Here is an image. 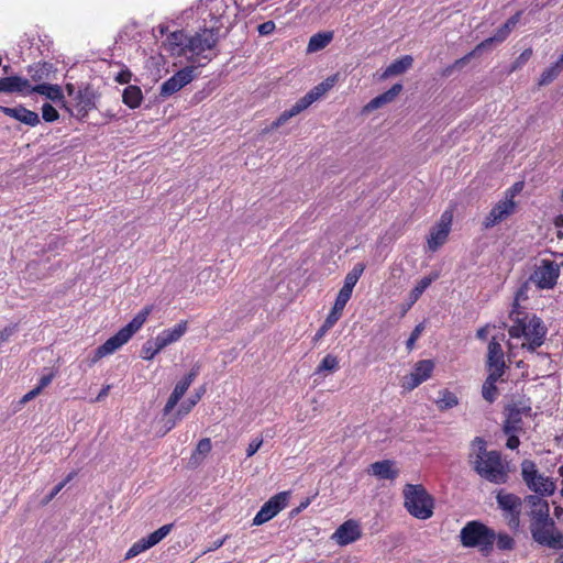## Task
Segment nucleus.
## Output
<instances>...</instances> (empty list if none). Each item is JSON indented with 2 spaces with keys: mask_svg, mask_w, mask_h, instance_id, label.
Masks as SVG:
<instances>
[{
  "mask_svg": "<svg viewBox=\"0 0 563 563\" xmlns=\"http://www.w3.org/2000/svg\"><path fill=\"white\" fill-rule=\"evenodd\" d=\"M473 452L470 462L474 471L485 481L493 484H505L508 479V466L497 451H487L483 438L476 437L472 443Z\"/></svg>",
  "mask_w": 563,
  "mask_h": 563,
  "instance_id": "obj_1",
  "label": "nucleus"
},
{
  "mask_svg": "<svg viewBox=\"0 0 563 563\" xmlns=\"http://www.w3.org/2000/svg\"><path fill=\"white\" fill-rule=\"evenodd\" d=\"M510 319L514 321V324L509 328V335L511 338H523L522 349L533 353L538 347H540L545 339L547 328L543 324L542 320L537 316H523L520 317V313L515 309L510 311Z\"/></svg>",
  "mask_w": 563,
  "mask_h": 563,
  "instance_id": "obj_2",
  "label": "nucleus"
},
{
  "mask_svg": "<svg viewBox=\"0 0 563 563\" xmlns=\"http://www.w3.org/2000/svg\"><path fill=\"white\" fill-rule=\"evenodd\" d=\"M152 312V307L146 306L140 310L134 318L122 329H120L114 335L109 338L103 344L98 346L95 351V355L91 358L92 363L98 362L102 357L114 353L122 345L129 342V340L136 333L142 325L146 322L148 316Z\"/></svg>",
  "mask_w": 563,
  "mask_h": 563,
  "instance_id": "obj_3",
  "label": "nucleus"
},
{
  "mask_svg": "<svg viewBox=\"0 0 563 563\" xmlns=\"http://www.w3.org/2000/svg\"><path fill=\"white\" fill-rule=\"evenodd\" d=\"M404 506L415 518L427 520L433 516L434 499L420 484H407L402 490Z\"/></svg>",
  "mask_w": 563,
  "mask_h": 563,
  "instance_id": "obj_4",
  "label": "nucleus"
},
{
  "mask_svg": "<svg viewBox=\"0 0 563 563\" xmlns=\"http://www.w3.org/2000/svg\"><path fill=\"white\" fill-rule=\"evenodd\" d=\"M495 539V531L476 520L468 521L460 531L461 544L464 548H478L484 555L492 552Z\"/></svg>",
  "mask_w": 563,
  "mask_h": 563,
  "instance_id": "obj_5",
  "label": "nucleus"
},
{
  "mask_svg": "<svg viewBox=\"0 0 563 563\" xmlns=\"http://www.w3.org/2000/svg\"><path fill=\"white\" fill-rule=\"evenodd\" d=\"M529 529L533 541L538 544L554 550L563 549V532L558 529L551 517L530 522Z\"/></svg>",
  "mask_w": 563,
  "mask_h": 563,
  "instance_id": "obj_6",
  "label": "nucleus"
},
{
  "mask_svg": "<svg viewBox=\"0 0 563 563\" xmlns=\"http://www.w3.org/2000/svg\"><path fill=\"white\" fill-rule=\"evenodd\" d=\"M521 475L527 487L538 496H551L554 494L556 483L552 477L541 474L534 462L525 460L521 463Z\"/></svg>",
  "mask_w": 563,
  "mask_h": 563,
  "instance_id": "obj_7",
  "label": "nucleus"
},
{
  "mask_svg": "<svg viewBox=\"0 0 563 563\" xmlns=\"http://www.w3.org/2000/svg\"><path fill=\"white\" fill-rule=\"evenodd\" d=\"M561 265L554 261L542 258L536 265L530 282L540 289H551L556 285Z\"/></svg>",
  "mask_w": 563,
  "mask_h": 563,
  "instance_id": "obj_8",
  "label": "nucleus"
},
{
  "mask_svg": "<svg viewBox=\"0 0 563 563\" xmlns=\"http://www.w3.org/2000/svg\"><path fill=\"white\" fill-rule=\"evenodd\" d=\"M64 108L74 117L84 119L87 114L96 108V93L93 89L86 85L79 88L76 96L73 98L70 106L64 103Z\"/></svg>",
  "mask_w": 563,
  "mask_h": 563,
  "instance_id": "obj_9",
  "label": "nucleus"
},
{
  "mask_svg": "<svg viewBox=\"0 0 563 563\" xmlns=\"http://www.w3.org/2000/svg\"><path fill=\"white\" fill-rule=\"evenodd\" d=\"M531 405L528 401H516L506 408L504 422L505 433H517L522 430V417L531 416Z\"/></svg>",
  "mask_w": 563,
  "mask_h": 563,
  "instance_id": "obj_10",
  "label": "nucleus"
},
{
  "mask_svg": "<svg viewBox=\"0 0 563 563\" xmlns=\"http://www.w3.org/2000/svg\"><path fill=\"white\" fill-rule=\"evenodd\" d=\"M289 492H282L271 497L253 518L254 526H261L273 519L288 505Z\"/></svg>",
  "mask_w": 563,
  "mask_h": 563,
  "instance_id": "obj_11",
  "label": "nucleus"
},
{
  "mask_svg": "<svg viewBox=\"0 0 563 563\" xmlns=\"http://www.w3.org/2000/svg\"><path fill=\"white\" fill-rule=\"evenodd\" d=\"M219 41V34L208 30L205 26L189 36L187 48L195 55H202L206 51H211Z\"/></svg>",
  "mask_w": 563,
  "mask_h": 563,
  "instance_id": "obj_12",
  "label": "nucleus"
},
{
  "mask_svg": "<svg viewBox=\"0 0 563 563\" xmlns=\"http://www.w3.org/2000/svg\"><path fill=\"white\" fill-rule=\"evenodd\" d=\"M433 369L434 362L432 360H421L417 362L410 374L404 377L402 387L407 390H413L431 377Z\"/></svg>",
  "mask_w": 563,
  "mask_h": 563,
  "instance_id": "obj_13",
  "label": "nucleus"
},
{
  "mask_svg": "<svg viewBox=\"0 0 563 563\" xmlns=\"http://www.w3.org/2000/svg\"><path fill=\"white\" fill-rule=\"evenodd\" d=\"M516 210V202L514 201V195L510 197L506 196L505 199L498 201L489 211V213L483 220V227L490 229L496 224L500 223Z\"/></svg>",
  "mask_w": 563,
  "mask_h": 563,
  "instance_id": "obj_14",
  "label": "nucleus"
},
{
  "mask_svg": "<svg viewBox=\"0 0 563 563\" xmlns=\"http://www.w3.org/2000/svg\"><path fill=\"white\" fill-rule=\"evenodd\" d=\"M194 71L195 68L191 66L178 70L162 84L159 95L166 98L179 91L183 87L192 81L195 77Z\"/></svg>",
  "mask_w": 563,
  "mask_h": 563,
  "instance_id": "obj_15",
  "label": "nucleus"
},
{
  "mask_svg": "<svg viewBox=\"0 0 563 563\" xmlns=\"http://www.w3.org/2000/svg\"><path fill=\"white\" fill-rule=\"evenodd\" d=\"M451 222L452 214L444 212L441 216L440 221L432 228L428 239V247L431 251H437L441 245L445 243L451 230Z\"/></svg>",
  "mask_w": 563,
  "mask_h": 563,
  "instance_id": "obj_16",
  "label": "nucleus"
},
{
  "mask_svg": "<svg viewBox=\"0 0 563 563\" xmlns=\"http://www.w3.org/2000/svg\"><path fill=\"white\" fill-rule=\"evenodd\" d=\"M362 536L360 525L355 520L343 522L332 534L336 544L344 547L358 540Z\"/></svg>",
  "mask_w": 563,
  "mask_h": 563,
  "instance_id": "obj_17",
  "label": "nucleus"
},
{
  "mask_svg": "<svg viewBox=\"0 0 563 563\" xmlns=\"http://www.w3.org/2000/svg\"><path fill=\"white\" fill-rule=\"evenodd\" d=\"M510 34V31L508 30V26H505L504 24L496 31V33L476 45V47L465 55L464 57L457 59L454 63V67H461L463 66L471 57L481 54L483 51L487 49L490 45L494 43H501L504 42Z\"/></svg>",
  "mask_w": 563,
  "mask_h": 563,
  "instance_id": "obj_18",
  "label": "nucleus"
},
{
  "mask_svg": "<svg viewBox=\"0 0 563 563\" xmlns=\"http://www.w3.org/2000/svg\"><path fill=\"white\" fill-rule=\"evenodd\" d=\"M205 393L206 386H200L191 397H189L187 400L183 401L179 405V407L173 415V418L168 419L166 422L167 431L175 428L177 422L184 419L192 410V408L200 401Z\"/></svg>",
  "mask_w": 563,
  "mask_h": 563,
  "instance_id": "obj_19",
  "label": "nucleus"
},
{
  "mask_svg": "<svg viewBox=\"0 0 563 563\" xmlns=\"http://www.w3.org/2000/svg\"><path fill=\"white\" fill-rule=\"evenodd\" d=\"M227 9L228 5L223 0H213L208 12L209 22L207 18L203 19L205 27L212 30L216 34H219L220 29L223 26Z\"/></svg>",
  "mask_w": 563,
  "mask_h": 563,
  "instance_id": "obj_20",
  "label": "nucleus"
},
{
  "mask_svg": "<svg viewBox=\"0 0 563 563\" xmlns=\"http://www.w3.org/2000/svg\"><path fill=\"white\" fill-rule=\"evenodd\" d=\"M543 497L544 496L529 495L525 498V504L529 508L527 514L530 518V522L550 518L549 503L543 499Z\"/></svg>",
  "mask_w": 563,
  "mask_h": 563,
  "instance_id": "obj_21",
  "label": "nucleus"
},
{
  "mask_svg": "<svg viewBox=\"0 0 563 563\" xmlns=\"http://www.w3.org/2000/svg\"><path fill=\"white\" fill-rule=\"evenodd\" d=\"M505 360H504V351L499 342L493 338L488 344V353H487V369L488 373H498L499 375H504L505 373Z\"/></svg>",
  "mask_w": 563,
  "mask_h": 563,
  "instance_id": "obj_22",
  "label": "nucleus"
},
{
  "mask_svg": "<svg viewBox=\"0 0 563 563\" xmlns=\"http://www.w3.org/2000/svg\"><path fill=\"white\" fill-rule=\"evenodd\" d=\"M0 111L26 125L35 126L40 123V117L36 112L31 111L22 106L9 108L0 106Z\"/></svg>",
  "mask_w": 563,
  "mask_h": 563,
  "instance_id": "obj_23",
  "label": "nucleus"
},
{
  "mask_svg": "<svg viewBox=\"0 0 563 563\" xmlns=\"http://www.w3.org/2000/svg\"><path fill=\"white\" fill-rule=\"evenodd\" d=\"M0 92L31 95V84L26 78L19 76L3 77L0 78Z\"/></svg>",
  "mask_w": 563,
  "mask_h": 563,
  "instance_id": "obj_24",
  "label": "nucleus"
},
{
  "mask_svg": "<svg viewBox=\"0 0 563 563\" xmlns=\"http://www.w3.org/2000/svg\"><path fill=\"white\" fill-rule=\"evenodd\" d=\"M496 499H497L498 506L501 509L510 512L512 515V518L518 521V517L520 514V507H521V499L514 494L504 493V492H499L497 494Z\"/></svg>",
  "mask_w": 563,
  "mask_h": 563,
  "instance_id": "obj_25",
  "label": "nucleus"
},
{
  "mask_svg": "<svg viewBox=\"0 0 563 563\" xmlns=\"http://www.w3.org/2000/svg\"><path fill=\"white\" fill-rule=\"evenodd\" d=\"M189 36L184 31H175L167 35L166 45L173 54L186 55Z\"/></svg>",
  "mask_w": 563,
  "mask_h": 563,
  "instance_id": "obj_26",
  "label": "nucleus"
},
{
  "mask_svg": "<svg viewBox=\"0 0 563 563\" xmlns=\"http://www.w3.org/2000/svg\"><path fill=\"white\" fill-rule=\"evenodd\" d=\"M395 463L390 460H383L371 464L369 472L379 479H395L398 476V470L394 467Z\"/></svg>",
  "mask_w": 563,
  "mask_h": 563,
  "instance_id": "obj_27",
  "label": "nucleus"
},
{
  "mask_svg": "<svg viewBox=\"0 0 563 563\" xmlns=\"http://www.w3.org/2000/svg\"><path fill=\"white\" fill-rule=\"evenodd\" d=\"M187 331V322L181 321L173 328L165 329L161 333L157 334V340L161 345L168 346L169 344L177 342Z\"/></svg>",
  "mask_w": 563,
  "mask_h": 563,
  "instance_id": "obj_28",
  "label": "nucleus"
},
{
  "mask_svg": "<svg viewBox=\"0 0 563 563\" xmlns=\"http://www.w3.org/2000/svg\"><path fill=\"white\" fill-rule=\"evenodd\" d=\"M33 92L45 96L53 102H62L63 104L65 103L63 90L58 85L46 82L37 84L35 86H31V93Z\"/></svg>",
  "mask_w": 563,
  "mask_h": 563,
  "instance_id": "obj_29",
  "label": "nucleus"
},
{
  "mask_svg": "<svg viewBox=\"0 0 563 563\" xmlns=\"http://www.w3.org/2000/svg\"><path fill=\"white\" fill-rule=\"evenodd\" d=\"M27 73L33 81L42 84L51 79L54 67L49 63H37L29 66Z\"/></svg>",
  "mask_w": 563,
  "mask_h": 563,
  "instance_id": "obj_30",
  "label": "nucleus"
},
{
  "mask_svg": "<svg viewBox=\"0 0 563 563\" xmlns=\"http://www.w3.org/2000/svg\"><path fill=\"white\" fill-rule=\"evenodd\" d=\"M501 376L503 375H499L498 373H488V376L482 386V396L489 404H493L498 397L496 384Z\"/></svg>",
  "mask_w": 563,
  "mask_h": 563,
  "instance_id": "obj_31",
  "label": "nucleus"
},
{
  "mask_svg": "<svg viewBox=\"0 0 563 563\" xmlns=\"http://www.w3.org/2000/svg\"><path fill=\"white\" fill-rule=\"evenodd\" d=\"M413 63V58L410 55H405L399 59L394 60L384 71L383 78H387L395 75H400L408 70Z\"/></svg>",
  "mask_w": 563,
  "mask_h": 563,
  "instance_id": "obj_32",
  "label": "nucleus"
},
{
  "mask_svg": "<svg viewBox=\"0 0 563 563\" xmlns=\"http://www.w3.org/2000/svg\"><path fill=\"white\" fill-rule=\"evenodd\" d=\"M122 101L131 109L139 108L143 101V93L139 86L130 85L122 93Z\"/></svg>",
  "mask_w": 563,
  "mask_h": 563,
  "instance_id": "obj_33",
  "label": "nucleus"
},
{
  "mask_svg": "<svg viewBox=\"0 0 563 563\" xmlns=\"http://www.w3.org/2000/svg\"><path fill=\"white\" fill-rule=\"evenodd\" d=\"M332 37L333 35L331 32L313 34L308 42L307 52L314 53L323 49L332 41Z\"/></svg>",
  "mask_w": 563,
  "mask_h": 563,
  "instance_id": "obj_34",
  "label": "nucleus"
},
{
  "mask_svg": "<svg viewBox=\"0 0 563 563\" xmlns=\"http://www.w3.org/2000/svg\"><path fill=\"white\" fill-rule=\"evenodd\" d=\"M563 71V54L550 67H548L540 76L539 85L547 86L551 84Z\"/></svg>",
  "mask_w": 563,
  "mask_h": 563,
  "instance_id": "obj_35",
  "label": "nucleus"
},
{
  "mask_svg": "<svg viewBox=\"0 0 563 563\" xmlns=\"http://www.w3.org/2000/svg\"><path fill=\"white\" fill-rule=\"evenodd\" d=\"M435 405L441 411L452 409L459 405L457 396L449 389H441L439 391V398L435 400Z\"/></svg>",
  "mask_w": 563,
  "mask_h": 563,
  "instance_id": "obj_36",
  "label": "nucleus"
},
{
  "mask_svg": "<svg viewBox=\"0 0 563 563\" xmlns=\"http://www.w3.org/2000/svg\"><path fill=\"white\" fill-rule=\"evenodd\" d=\"M438 278V275H430L421 278L417 285L411 289L409 294V307L412 306L421 295L426 291V289Z\"/></svg>",
  "mask_w": 563,
  "mask_h": 563,
  "instance_id": "obj_37",
  "label": "nucleus"
},
{
  "mask_svg": "<svg viewBox=\"0 0 563 563\" xmlns=\"http://www.w3.org/2000/svg\"><path fill=\"white\" fill-rule=\"evenodd\" d=\"M364 269L365 265L363 263L355 264L354 267L346 274L342 288L353 292V288L362 276Z\"/></svg>",
  "mask_w": 563,
  "mask_h": 563,
  "instance_id": "obj_38",
  "label": "nucleus"
},
{
  "mask_svg": "<svg viewBox=\"0 0 563 563\" xmlns=\"http://www.w3.org/2000/svg\"><path fill=\"white\" fill-rule=\"evenodd\" d=\"M185 394H186V390L184 388H181L180 385L177 383L163 408V415L164 416L170 415L172 411L174 410V408L177 406V404L184 397Z\"/></svg>",
  "mask_w": 563,
  "mask_h": 563,
  "instance_id": "obj_39",
  "label": "nucleus"
},
{
  "mask_svg": "<svg viewBox=\"0 0 563 563\" xmlns=\"http://www.w3.org/2000/svg\"><path fill=\"white\" fill-rule=\"evenodd\" d=\"M163 349L164 346L161 345L157 338H155L154 340H147L142 346L141 357L144 360H152Z\"/></svg>",
  "mask_w": 563,
  "mask_h": 563,
  "instance_id": "obj_40",
  "label": "nucleus"
},
{
  "mask_svg": "<svg viewBox=\"0 0 563 563\" xmlns=\"http://www.w3.org/2000/svg\"><path fill=\"white\" fill-rule=\"evenodd\" d=\"M172 528H173V525H164L143 539L145 540L146 544L151 549L152 547H154L158 542H161L172 531Z\"/></svg>",
  "mask_w": 563,
  "mask_h": 563,
  "instance_id": "obj_41",
  "label": "nucleus"
},
{
  "mask_svg": "<svg viewBox=\"0 0 563 563\" xmlns=\"http://www.w3.org/2000/svg\"><path fill=\"white\" fill-rule=\"evenodd\" d=\"M306 108L301 104V102L298 100L289 110L284 111L278 119L273 123V126L278 128L283 124H285L290 118L299 114L301 111H303Z\"/></svg>",
  "mask_w": 563,
  "mask_h": 563,
  "instance_id": "obj_42",
  "label": "nucleus"
},
{
  "mask_svg": "<svg viewBox=\"0 0 563 563\" xmlns=\"http://www.w3.org/2000/svg\"><path fill=\"white\" fill-rule=\"evenodd\" d=\"M339 368V360L335 355L327 354L316 369V374L335 372Z\"/></svg>",
  "mask_w": 563,
  "mask_h": 563,
  "instance_id": "obj_43",
  "label": "nucleus"
},
{
  "mask_svg": "<svg viewBox=\"0 0 563 563\" xmlns=\"http://www.w3.org/2000/svg\"><path fill=\"white\" fill-rule=\"evenodd\" d=\"M323 95H324V92L321 89L320 85H317L309 92H307L302 98H300L299 101L307 109L310 104H312L314 101L320 99Z\"/></svg>",
  "mask_w": 563,
  "mask_h": 563,
  "instance_id": "obj_44",
  "label": "nucleus"
},
{
  "mask_svg": "<svg viewBox=\"0 0 563 563\" xmlns=\"http://www.w3.org/2000/svg\"><path fill=\"white\" fill-rule=\"evenodd\" d=\"M496 545L499 550H512L515 545V540L507 533H499L496 536Z\"/></svg>",
  "mask_w": 563,
  "mask_h": 563,
  "instance_id": "obj_45",
  "label": "nucleus"
},
{
  "mask_svg": "<svg viewBox=\"0 0 563 563\" xmlns=\"http://www.w3.org/2000/svg\"><path fill=\"white\" fill-rule=\"evenodd\" d=\"M352 296V292H350V290H346L345 288H341L336 298H335V301H334V305L333 307L335 308V310H342L345 308L347 301L350 300Z\"/></svg>",
  "mask_w": 563,
  "mask_h": 563,
  "instance_id": "obj_46",
  "label": "nucleus"
},
{
  "mask_svg": "<svg viewBox=\"0 0 563 563\" xmlns=\"http://www.w3.org/2000/svg\"><path fill=\"white\" fill-rule=\"evenodd\" d=\"M148 545L146 544L145 540L142 538L141 540L136 541L126 552L125 559H132L140 553L148 550Z\"/></svg>",
  "mask_w": 563,
  "mask_h": 563,
  "instance_id": "obj_47",
  "label": "nucleus"
},
{
  "mask_svg": "<svg viewBox=\"0 0 563 563\" xmlns=\"http://www.w3.org/2000/svg\"><path fill=\"white\" fill-rule=\"evenodd\" d=\"M532 56V49L526 48L519 57L511 64L509 71H516L517 69L521 68Z\"/></svg>",
  "mask_w": 563,
  "mask_h": 563,
  "instance_id": "obj_48",
  "label": "nucleus"
},
{
  "mask_svg": "<svg viewBox=\"0 0 563 563\" xmlns=\"http://www.w3.org/2000/svg\"><path fill=\"white\" fill-rule=\"evenodd\" d=\"M42 117L46 122H54L59 118L58 111L49 103L42 107Z\"/></svg>",
  "mask_w": 563,
  "mask_h": 563,
  "instance_id": "obj_49",
  "label": "nucleus"
},
{
  "mask_svg": "<svg viewBox=\"0 0 563 563\" xmlns=\"http://www.w3.org/2000/svg\"><path fill=\"white\" fill-rule=\"evenodd\" d=\"M401 90H402L401 84L393 85L391 88H389L387 91L382 93L385 103L387 104V103L394 101V99L400 93Z\"/></svg>",
  "mask_w": 563,
  "mask_h": 563,
  "instance_id": "obj_50",
  "label": "nucleus"
},
{
  "mask_svg": "<svg viewBox=\"0 0 563 563\" xmlns=\"http://www.w3.org/2000/svg\"><path fill=\"white\" fill-rule=\"evenodd\" d=\"M401 90H402L401 84L393 85L391 88H389L387 91L382 93L385 103L387 104V103L394 101V99L400 93Z\"/></svg>",
  "mask_w": 563,
  "mask_h": 563,
  "instance_id": "obj_51",
  "label": "nucleus"
},
{
  "mask_svg": "<svg viewBox=\"0 0 563 563\" xmlns=\"http://www.w3.org/2000/svg\"><path fill=\"white\" fill-rule=\"evenodd\" d=\"M423 329H424L423 323H419L415 327L413 331L411 332L410 336L408 338V340L406 342V346L409 351L413 349L415 343L421 335Z\"/></svg>",
  "mask_w": 563,
  "mask_h": 563,
  "instance_id": "obj_52",
  "label": "nucleus"
},
{
  "mask_svg": "<svg viewBox=\"0 0 563 563\" xmlns=\"http://www.w3.org/2000/svg\"><path fill=\"white\" fill-rule=\"evenodd\" d=\"M211 448L212 445L210 439L203 438L198 442L195 453L205 456L211 451Z\"/></svg>",
  "mask_w": 563,
  "mask_h": 563,
  "instance_id": "obj_53",
  "label": "nucleus"
},
{
  "mask_svg": "<svg viewBox=\"0 0 563 563\" xmlns=\"http://www.w3.org/2000/svg\"><path fill=\"white\" fill-rule=\"evenodd\" d=\"M385 101H384V98L380 95H378L377 97L373 98L365 107H364V111L365 112H371V111H374L376 109H379L382 108L383 106H385Z\"/></svg>",
  "mask_w": 563,
  "mask_h": 563,
  "instance_id": "obj_54",
  "label": "nucleus"
},
{
  "mask_svg": "<svg viewBox=\"0 0 563 563\" xmlns=\"http://www.w3.org/2000/svg\"><path fill=\"white\" fill-rule=\"evenodd\" d=\"M263 444V438L256 437L254 438L247 445L246 449V456L251 457L253 456L262 446Z\"/></svg>",
  "mask_w": 563,
  "mask_h": 563,
  "instance_id": "obj_55",
  "label": "nucleus"
},
{
  "mask_svg": "<svg viewBox=\"0 0 563 563\" xmlns=\"http://www.w3.org/2000/svg\"><path fill=\"white\" fill-rule=\"evenodd\" d=\"M341 314H342V310H335V308L332 307L331 311L327 316V318H325L323 323L325 325H328L329 328H332L338 322V320L340 319Z\"/></svg>",
  "mask_w": 563,
  "mask_h": 563,
  "instance_id": "obj_56",
  "label": "nucleus"
},
{
  "mask_svg": "<svg viewBox=\"0 0 563 563\" xmlns=\"http://www.w3.org/2000/svg\"><path fill=\"white\" fill-rule=\"evenodd\" d=\"M73 473H70L63 482L58 483L46 497V503L51 501L63 488L64 486L73 478Z\"/></svg>",
  "mask_w": 563,
  "mask_h": 563,
  "instance_id": "obj_57",
  "label": "nucleus"
},
{
  "mask_svg": "<svg viewBox=\"0 0 563 563\" xmlns=\"http://www.w3.org/2000/svg\"><path fill=\"white\" fill-rule=\"evenodd\" d=\"M260 35H269L275 31V23L273 21H266L257 26Z\"/></svg>",
  "mask_w": 563,
  "mask_h": 563,
  "instance_id": "obj_58",
  "label": "nucleus"
},
{
  "mask_svg": "<svg viewBox=\"0 0 563 563\" xmlns=\"http://www.w3.org/2000/svg\"><path fill=\"white\" fill-rule=\"evenodd\" d=\"M131 78H132V73L130 71V69L125 68V69H122L121 71H119L114 79L117 82L124 85V84H129Z\"/></svg>",
  "mask_w": 563,
  "mask_h": 563,
  "instance_id": "obj_59",
  "label": "nucleus"
},
{
  "mask_svg": "<svg viewBox=\"0 0 563 563\" xmlns=\"http://www.w3.org/2000/svg\"><path fill=\"white\" fill-rule=\"evenodd\" d=\"M15 332L14 325L5 327L0 331V345L7 342Z\"/></svg>",
  "mask_w": 563,
  "mask_h": 563,
  "instance_id": "obj_60",
  "label": "nucleus"
},
{
  "mask_svg": "<svg viewBox=\"0 0 563 563\" xmlns=\"http://www.w3.org/2000/svg\"><path fill=\"white\" fill-rule=\"evenodd\" d=\"M53 378H54L53 373L43 375L40 378L38 384L36 385V388L40 389V391H42L45 387H47L52 383Z\"/></svg>",
  "mask_w": 563,
  "mask_h": 563,
  "instance_id": "obj_61",
  "label": "nucleus"
},
{
  "mask_svg": "<svg viewBox=\"0 0 563 563\" xmlns=\"http://www.w3.org/2000/svg\"><path fill=\"white\" fill-rule=\"evenodd\" d=\"M521 14L522 12L521 11H518L516 12L512 16H510L505 23L504 25L505 26H508V30L511 32L512 29H515V26L518 24V22L520 21V18H521Z\"/></svg>",
  "mask_w": 563,
  "mask_h": 563,
  "instance_id": "obj_62",
  "label": "nucleus"
},
{
  "mask_svg": "<svg viewBox=\"0 0 563 563\" xmlns=\"http://www.w3.org/2000/svg\"><path fill=\"white\" fill-rule=\"evenodd\" d=\"M521 14L522 12L521 11H518L516 12L512 16H510L505 23L504 25L505 26H508V30L511 32L512 29H515V26L518 24V22L520 21V18H521Z\"/></svg>",
  "mask_w": 563,
  "mask_h": 563,
  "instance_id": "obj_63",
  "label": "nucleus"
},
{
  "mask_svg": "<svg viewBox=\"0 0 563 563\" xmlns=\"http://www.w3.org/2000/svg\"><path fill=\"white\" fill-rule=\"evenodd\" d=\"M335 82H336V76H330V77L325 78L319 85H320L321 89L323 90V92L325 93L335 85Z\"/></svg>",
  "mask_w": 563,
  "mask_h": 563,
  "instance_id": "obj_64",
  "label": "nucleus"
}]
</instances>
